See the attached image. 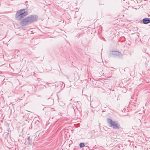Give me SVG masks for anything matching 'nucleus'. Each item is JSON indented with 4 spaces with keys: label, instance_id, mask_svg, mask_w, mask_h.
Returning <instances> with one entry per match:
<instances>
[{
    "label": "nucleus",
    "instance_id": "3",
    "mask_svg": "<svg viewBox=\"0 0 150 150\" xmlns=\"http://www.w3.org/2000/svg\"><path fill=\"white\" fill-rule=\"evenodd\" d=\"M33 21L32 18L30 17H28L27 18H25L22 21V23L23 25H24L28 23H29Z\"/></svg>",
    "mask_w": 150,
    "mask_h": 150
},
{
    "label": "nucleus",
    "instance_id": "1",
    "mask_svg": "<svg viewBox=\"0 0 150 150\" xmlns=\"http://www.w3.org/2000/svg\"><path fill=\"white\" fill-rule=\"evenodd\" d=\"M27 13L24 10H19L16 15V18L17 20H20L26 15Z\"/></svg>",
    "mask_w": 150,
    "mask_h": 150
},
{
    "label": "nucleus",
    "instance_id": "4",
    "mask_svg": "<svg viewBox=\"0 0 150 150\" xmlns=\"http://www.w3.org/2000/svg\"><path fill=\"white\" fill-rule=\"evenodd\" d=\"M143 22L144 24H147L150 22V20L149 18H145L143 20Z\"/></svg>",
    "mask_w": 150,
    "mask_h": 150
},
{
    "label": "nucleus",
    "instance_id": "2",
    "mask_svg": "<svg viewBox=\"0 0 150 150\" xmlns=\"http://www.w3.org/2000/svg\"><path fill=\"white\" fill-rule=\"evenodd\" d=\"M108 122L110 124V126L112 127L113 128L118 129L120 127V126L117 122L112 121L111 119L108 120Z\"/></svg>",
    "mask_w": 150,
    "mask_h": 150
},
{
    "label": "nucleus",
    "instance_id": "5",
    "mask_svg": "<svg viewBox=\"0 0 150 150\" xmlns=\"http://www.w3.org/2000/svg\"><path fill=\"white\" fill-rule=\"evenodd\" d=\"M84 144L83 143H80L79 144V146L81 148H82L84 146Z\"/></svg>",
    "mask_w": 150,
    "mask_h": 150
}]
</instances>
